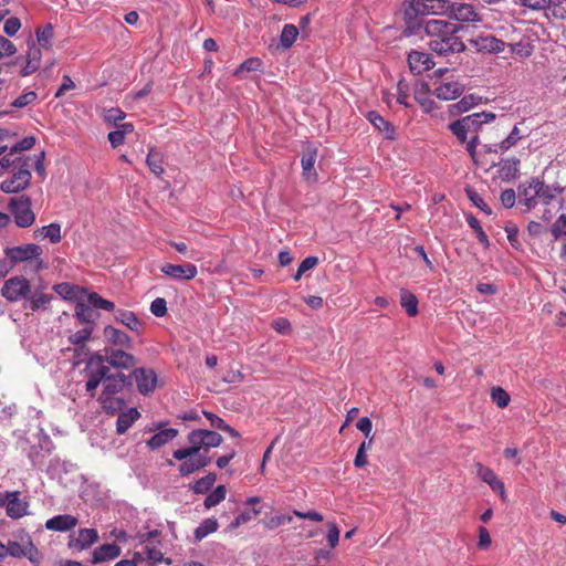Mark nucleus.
Segmentation results:
<instances>
[{
	"instance_id": "nucleus-9",
	"label": "nucleus",
	"mask_w": 566,
	"mask_h": 566,
	"mask_svg": "<svg viewBox=\"0 0 566 566\" xmlns=\"http://www.w3.org/2000/svg\"><path fill=\"white\" fill-rule=\"evenodd\" d=\"M187 441L188 443L198 447L199 451L207 454L209 449L221 446L223 438L217 431L208 429H195L188 433Z\"/></svg>"
},
{
	"instance_id": "nucleus-58",
	"label": "nucleus",
	"mask_w": 566,
	"mask_h": 566,
	"mask_svg": "<svg viewBox=\"0 0 566 566\" xmlns=\"http://www.w3.org/2000/svg\"><path fill=\"white\" fill-rule=\"evenodd\" d=\"M35 145V137L34 136H27L20 142L9 146L8 149H11L12 154H15L19 156L21 151L29 150Z\"/></svg>"
},
{
	"instance_id": "nucleus-51",
	"label": "nucleus",
	"mask_w": 566,
	"mask_h": 566,
	"mask_svg": "<svg viewBox=\"0 0 566 566\" xmlns=\"http://www.w3.org/2000/svg\"><path fill=\"white\" fill-rule=\"evenodd\" d=\"M511 52L520 57H528L534 51V45L527 40L510 44Z\"/></svg>"
},
{
	"instance_id": "nucleus-15",
	"label": "nucleus",
	"mask_w": 566,
	"mask_h": 566,
	"mask_svg": "<svg viewBox=\"0 0 566 566\" xmlns=\"http://www.w3.org/2000/svg\"><path fill=\"white\" fill-rule=\"evenodd\" d=\"M538 178H532L531 180L523 182L518 187V203L524 206L526 210H532L538 205Z\"/></svg>"
},
{
	"instance_id": "nucleus-57",
	"label": "nucleus",
	"mask_w": 566,
	"mask_h": 566,
	"mask_svg": "<svg viewBox=\"0 0 566 566\" xmlns=\"http://www.w3.org/2000/svg\"><path fill=\"white\" fill-rule=\"evenodd\" d=\"M38 98V95L33 91H29L23 93L22 95L18 96L13 102L11 103V106L14 108H23L28 105L33 104Z\"/></svg>"
},
{
	"instance_id": "nucleus-2",
	"label": "nucleus",
	"mask_w": 566,
	"mask_h": 566,
	"mask_svg": "<svg viewBox=\"0 0 566 566\" xmlns=\"http://www.w3.org/2000/svg\"><path fill=\"white\" fill-rule=\"evenodd\" d=\"M409 3L410 10L417 14H440L460 22H479L480 13L470 3L454 2L451 0H401Z\"/></svg>"
},
{
	"instance_id": "nucleus-11",
	"label": "nucleus",
	"mask_w": 566,
	"mask_h": 566,
	"mask_svg": "<svg viewBox=\"0 0 566 566\" xmlns=\"http://www.w3.org/2000/svg\"><path fill=\"white\" fill-rule=\"evenodd\" d=\"M128 386L136 385L137 390L142 395L153 392L157 386V375L153 369L135 368L132 374L127 376Z\"/></svg>"
},
{
	"instance_id": "nucleus-61",
	"label": "nucleus",
	"mask_w": 566,
	"mask_h": 566,
	"mask_svg": "<svg viewBox=\"0 0 566 566\" xmlns=\"http://www.w3.org/2000/svg\"><path fill=\"white\" fill-rule=\"evenodd\" d=\"M317 262H318V259L316 256H307V258H305L301 262V264L298 265V269H297V271H296V273L294 275V280L298 281L305 272H307V271L312 270L313 268H315Z\"/></svg>"
},
{
	"instance_id": "nucleus-54",
	"label": "nucleus",
	"mask_w": 566,
	"mask_h": 566,
	"mask_svg": "<svg viewBox=\"0 0 566 566\" xmlns=\"http://www.w3.org/2000/svg\"><path fill=\"white\" fill-rule=\"evenodd\" d=\"M546 15L557 19L566 18V0H553L551 7L546 8Z\"/></svg>"
},
{
	"instance_id": "nucleus-47",
	"label": "nucleus",
	"mask_w": 566,
	"mask_h": 566,
	"mask_svg": "<svg viewBox=\"0 0 566 566\" xmlns=\"http://www.w3.org/2000/svg\"><path fill=\"white\" fill-rule=\"evenodd\" d=\"M465 220H467L469 227L472 230H474L478 241L481 244H483L484 248H489L490 247L489 238H488L486 233L484 232V230L482 229L479 220L473 214H467Z\"/></svg>"
},
{
	"instance_id": "nucleus-25",
	"label": "nucleus",
	"mask_w": 566,
	"mask_h": 566,
	"mask_svg": "<svg viewBox=\"0 0 566 566\" xmlns=\"http://www.w3.org/2000/svg\"><path fill=\"white\" fill-rule=\"evenodd\" d=\"M520 160L515 157L502 159L497 165V176L503 181H511L517 177Z\"/></svg>"
},
{
	"instance_id": "nucleus-16",
	"label": "nucleus",
	"mask_w": 566,
	"mask_h": 566,
	"mask_svg": "<svg viewBox=\"0 0 566 566\" xmlns=\"http://www.w3.org/2000/svg\"><path fill=\"white\" fill-rule=\"evenodd\" d=\"M160 271L172 280L189 281L196 277L198 270L192 263L171 264L166 263L160 268Z\"/></svg>"
},
{
	"instance_id": "nucleus-49",
	"label": "nucleus",
	"mask_w": 566,
	"mask_h": 566,
	"mask_svg": "<svg viewBox=\"0 0 566 566\" xmlns=\"http://www.w3.org/2000/svg\"><path fill=\"white\" fill-rule=\"evenodd\" d=\"M475 473L490 488L500 480L492 469L480 462L475 463Z\"/></svg>"
},
{
	"instance_id": "nucleus-7",
	"label": "nucleus",
	"mask_w": 566,
	"mask_h": 566,
	"mask_svg": "<svg viewBox=\"0 0 566 566\" xmlns=\"http://www.w3.org/2000/svg\"><path fill=\"white\" fill-rule=\"evenodd\" d=\"M147 432H153V436L146 440V447L151 451H157L164 446L171 442L179 434L178 429L167 428L166 422H154L145 428Z\"/></svg>"
},
{
	"instance_id": "nucleus-40",
	"label": "nucleus",
	"mask_w": 566,
	"mask_h": 566,
	"mask_svg": "<svg viewBox=\"0 0 566 566\" xmlns=\"http://www.w3.org/2000/svg\"><path fill=\"white\" fill-rule=\"evenodd\" d=\"M400 303L409 316L418 314V300L415 294L407 290L400 291Z\"/></svg>"
},
{
	"instance_id": "nucleus-31",
	"label": "nucleus",
	"mask_w": 566,
	"mask_h": 566,
	"mask_svg": "<svg viewBox=\"0 0 566 566\" xmlns=\"http://www.w3.org/2000/svg\"><path fill=\"white\" fill-rule=\"evenodd\" d=\"M139 418L140 412L134 407L120 412L116 420V432L124 434Z\"/></svg>"
},
{
	"instance_id": "nucleus-45",
	"label": "nucleus",
	"mask_w": 566,
	"mask_h": 566,
	"mask_svg": "<svg viewBox=\"0 0 566 566\" xmlns=\"http://www.w3.org/2000/svg\"><path fill=\"white\" fill-rule=\"evenodd\" d=\"M146 163L150 171L154 172L156 176H160L164 172L163 156L160 151L156 150L155 148H151L149 150L146 158Z\"/></svg>"
},
{
	"instance_id": "nucleus-21",
	"label": "nucleus",
	"mask_w": 566,
	"mask_h": 566,
	"mask_svg": "<svg viewBox=\"0 0 566 566\" xmlns=\"http://www.w3.org/2000/svg\"><path fill=\"white\" fill-rule=\"evenodd\" d=\"M408 63L411 72L421 74L424 71L432 69L433 62L428 53L420 51H412L408 55Z\"/></svg>"
},
{
	"instance_id": "nucleus-13",
	"label": "nucleus",
	"mask_w": 566,
	"mask_h": 566,
	"mask_svg": "<svg viewBox=\"0 0 566 566\" xmlns=\"http://www.w3.org/2000/svg\"><path fill=\"white\" fill-rule=\"evenodd\" d=\"M20 493L8 492L0 499V505L6 507L7 515L11 518L18 520L28 514L29 503L20 499Z\"/></svg>"
},
{
	"instance_id": "nucleus-3",
	"label": "nucleus",
	"mask_w": 566,
	"mask_h": 566,
	"mask_svg": "<svg viewBox=\"0 0 566 566\" xmlns=\"http://www.w3.org/2000/svg\"><path fill=\"white\" fill-rule=\"evenodd\" d=\"M126 386H128L127 376L117 373L115 375L107 374L103 382V391L98 398L102 403L103 409L106 412L114 413L119 410L124 403V400L117 398L116 395L119 394Z\"/></svg>"
},
{
	"instance_id": "nucleus-5",
	"label": "nucleus",
	"mask_w": 566,
	"mask_h": 566,
	"mask_svg": "<svg viewBox=\"0 0 566 566\" xmlns=\"http://www.w3.org/2000/svg\"><path fill=\"white\" fill-rule=\"evenodd\" d=\"M108 373L109 367L105 364L102 355L93 354L88 357L85 367V375L87 377L85 390L90 397H94L96 388L104 382Z\"/></svg>"
},
{
	"instance_id": "nucleus-14",
	"label": "nucleus",
	"mask_w": 566,
	"mask_h": 566,
	"mask_svg": "<svg viewBox=\"0 0 566 566\" xmlns=\"http://www.w3.org/2000/svg\"><path fill=\"white\" fill-rule=\"evenodd\" d=\"M53 298V294L45 292L44 287H36L28 295L23 307L31 312L49 311Z\"/></svg>"
},
{
	"instance_id": "nucleus-43",
	"label": "nucleus",
	"mask_w": 566,
	"mask_h": 566,
	"mask_svg": "<svg viewBox=\"0 0 566 566\" xmlns=\"http://www.w3.org/2000/svg\"><path fill=\"white\" fill-rule=\"evenodd\" d=\"M217 480L216 473H208L207 475L200 478L195 482V484L191 486V490L196 494H206L210 491V489L213 486Z\"/></svg>"
},
{
	"instance_id": "nucleus-60",
	"label": "nucleus",
	"mask_w": 566,
	"mask_h": 566,
	"mask_svg": "<svg viewBox=\"0 0 566 566\" xmlns=\"http://www.w3.org/2000/svg\"><path fill=\"white\" fill-rule=\"evenodd\" d=\"M551 233L555 239L566 235V214L562 213L551 227Z\"/></svg>"
},
{
	"instance_id": "nucleus-30",
	"label": "nucleus",
	"mask_w": 566,
	"mask_h": 566,
	"mask_svg": "<svg viewBox=\"0 0 566 566\" xmlns=\"http://www.w3.org/2000/svg\"><path fill=\"white\" fill-rule=\"evenodd\" d=\"M104 337L108 343H111L114 346H119L123 348L132 347L130 337L123 331H119L111 325L104 328Z\"/></svg>"
},
{
	"instance_id": "nucleus-46",
	"label": "nucleus",
	"mask_w": 566,
	"mask_h": 566,
	"mask_svg": "<svg viewBox=\"0 0 566 566\" xmlns=\"http://www.w3.org/2000/svg\"><path fill=\"white\" fill-rule=\"evenodd\" d=\"M464 191H465L468 199L471 201V203L474 207H476L478 209H480L482 212H484L488 216H490L492 213V209L490 208V206H488L484 202L483 198L480 196V193L475 189H473L470 186H467Z\"/></svg>"
},
{
	"instance_id": "nucleus-62",
	"label": "nucleus",
	"mask_w": 566,
	"mask_h": 566,
	"mask_svg": "<svg viewBox=\"0 0 566 566\" xmlns=\"http://www.w3.org/2000/svg\"><path fill=\"white\" fill-rule=\"evenodd\" d=\"M409 98V85L405 81H399L397 84V103L405 106L410 107L408 103Z\"/></svg>"
},
{
	"instance_id": "nucleus-56",
	"label": "nucleus",
	"mask_w": 566,
	"mask_h": 566,
	"mask_svg": "<svg viewBox=\"0 0 566 566\" xmlns=\"http://www.w3.org/2000/svg\"><path fill=\"white\" fill-rule=\"evenodd\" d=\"M262 67V61L258 57H250L242 62L235 70L234 75L239 76L243 72H255Z\"/></svg>"
},
{
	"instance_id": "nucleus-37",
	"label": "nucleus",
	"mask_w": 566,
	"mask_h": 566,
	"mask_svg": "<svg viewBox=\"0 0 566 566\" xmlns=\"http://www.w3.org/2000/svg\"><path fill=\"white\" fill-rule=\"evenodd\" d=\"M297 36V27L291 23L284 24L280 34V46L284 50L290 49L295 43Z\"/></svg>"
},
{
	"instance_id": "nucleus-27",
	"label": "nucleus",
	"mask_w": 566,
	"mask_h": 566,
	"mask_svg": "<svg viewBox=\"0 0 566 566\" xmlns=\"http://www.w3.org/2000/svg\"><path fill=\"white\" fill-rule=\"evenodd\" d=\"M495 119V114L491 112H480L473 113L471 115L462 117V122L470 126L472 133L478 135V132L481 129L483 124L491 123Z\"/></svg>"
},
{
	"instance_id": "nucleus-64",
	"label": "nucleus",
	"mask_w": 566,
	"mask_h": 566,
	"mask_svg": "<svg viewBox=\"0 0 566 566\" xmlns=\"http://www.w3.org/2000/svg\"><path fill=\"white\" fill-rule=\"evenodd\" d=\"M150 312L157 317H163L167 313V303L165 298L157 297L150 304Z\"/></svg>"
},
{
	"instance_id": "nucleus-8",
	"label": "nucleus",
	"mask_w": 566,
	"mask_h": 566,
	"mask_svg": "<svg viewBox=\"0 0 566 566\" xmlns=\"http://www.w3.org/2000/svg\"><path fill=\"white\" fill-rule=\"evenodd\" d=\"M31 293V284L28 279L22 275H15L8 279L1 289V295L11 303L27 300Z\"/></svg>"
},
{
	"instance_id": "nucleus-63",
	"label": "nucleus",
	"mask_w": 566,
	"mask_h": 566,
	"mask_svg": "<svg viewBox=\"0 0 566 566\" xmlns=\"http://www.w3.org/2000/svg\"><path fill=\"white\" fill-rule=\"evenodd\" d=\"M520 4L528 8L531 10H546V8L551 7L553 0H518Z\"/></svg>"
},
{
	"instance_id": "nucleus-44",
	"label": "nucleus",
	"mask_w": 566,
	"mask_h": 566,
	"mask_svg": "<svg viewBox=\"0 0 566 566\" xmlns=\"http://www.w3.org/2000/svg\"><path fill=\"white\" fill-rule=\"evenodd\" d=\"M0 163H3V166L11 172L12 170L18 169L21 165L29 164L30 158L17 156L15 154H12L11 149H9V153L0 158Z\"/></svg>"
},
{
	"instance_id": "nucleus-59",
	"label": "nucleus",
	"mask_w": 566,
	"mask_h": 566,
	"mask_svg": "<svg viewBox=\"0 0 566 566\" xmlns=\"http://www.w3.org/2000/svg\"><path fill=\"white\" fill-rule=\"evenodd\" d=\"M504 231L506 232L507 240L514 249L521 248V242L518 241V228L514 222H507L504 227Z\"/></svg>"
},
{
	"instance_id": "nucleus-42",
	"label": "nucleus",
	"mask_w": 566,
	"mask_h": 566,
	"mask_svg": "<svg viewBox=\"0 0 566 566\" xmlns=\"http://www.w3.org/2000/svg\"><path fill=\"white\" fill-rule=\"evenodd\" d=\"M31 537L29 535L22 536L20 541H8L6 544V549H8V556H12L15 558H23L25 555L27 541H30Z\"/></svg>"
},
{
	"instance_id": "nucleus-17",
	"label": "nucleus",
	"mask_w": 566,
	"mask_h": 566,
	"mask_svg": "<svg viewBox=\"0 0 566 566\" xmlns=\"http://www.w3.org/2000/svg\"><path fill=\"white\" fill-rule=\"evenodd\" d=\"M93 331H94L93 325H84L82 328H80L78 331H76L74 333H71L69 336V342L72 345L77 347L76 348L77 363L83 360V358H81L82 355L84 357L91 356L90 350L85 347V343L91 338Z\"/></svg>"
},
{
	"instance_id": "nucleus-10",
	"label": "nucleus",
	"mask_w": 566,
	"mask_h": 566,
	"mask_svg": "<svg viewBox=\"0 0 566 566\" xmlns=\"http://www.w3.org/2000/svg\"><path fill=\"white\" fill-rule=\"evenodd\" d=\"M11 177L1 182V190L6 193H15L24 190L31 180L30 163L21 165L11 171Z\"/></svg>"
},
{
	"instance_id": "nucleus-41",
	"label": "nucleus",
	"mask_w": 566,
	"mask_h": 566,
	"mask_svg": "<svg viewBox=\"0 0 566 566\" xmlns=\"http://www.w3.org/2000/svg\"><path fill=\"white\" fill-rule=\"evenodd\" d=\"M36 42L43 49H50L52 46V39L54 35V29L51 23H46L43 28H39L35 31Z\"/></svg>"
},
{
	"instance_id": "nucleus-36",
	"label": "nucleus",
	"mask_w": 566,
	"mask_h": 566,
	"mask_svg": "<svg viewBox=\"0 0 566 566\" xmlns=\"http://www.w3.org/2000/svg\"><path fill=\"white\" fill-rule=\"evenodd\" d=\"M524 137L525 135L522 134L520 127L515 125L506 138L501 143L495 144L494 153H506L512 147L516 146V144Z\"/></svg>"
},
{
	"instance_id": "nucleus-1",
	"label": "nucleus",
	"mask_w": 566,
	"mask_h": 566,
	"mask_svg": "<svg viewBox=\"0 0 566 566\" xmlns=\"http://www.w3.org/2000/svg\"><path fill=\"white\" fill-rule=\"evenodd\" d=\"M417 24L430 38L428 44L434 53L449 55L464 51L465 44L459 35L460 24L439 19H420Z\"/></svg>"
},
{
	"instance_id": "nucleus-53",
	"label": "nucleus",
	"mask_w": 566,
	"mask_h": 566,
	"mask_svg": "<svg viewBox=\"0 0 566 566\" xmlns=\"http://www.w3.org/2000/svg\"><path fill=\"white\" fill-rule=\"evenodd\" d=\"M491 399L499 408H505L509 406L511 397L502 387H492Z\"/></svg>"
},
{
	"instance_id": "nucleus-6",
	"label": "nucleus",
	"mask_w": 566,
	"mask_h": 566,
	"mask_svg": "<svg viewBox=\"0 0 566 566\" xmlns=\"http://www.w3.org/2000/svg\"><path fill=\"white\" fill-rule=\"evenodd\" d=\"M8 208L17 227L29 228L35 222V213L32 211L30 197L25 195L13 197L10 199Z\"/></svg>"
},
{
	"instance_id": "nucleus-12",
	"label": "nucleus",
	"mask_w": 566,
	"mask_h": 566,
	"mask_svg": "<svg viewBox=\"0 0 566 566\" xmlns=\"http://www.w3.org/2000/svg\"><path fill=\"white\" fill-rule=\"evenodd\" d=\"M42 253V248L35 243L21 244L4 250L6 258L11 261L13 266L20 262H31L33 259L41 256Z\"/></svg>"
},
{
	"instance_id": "nucleus-28",
	"label": "nucleus",
	"mask_w": 566,
	"mask_h": 566,
	"mask_svg": "<svg viewBox=\"0 0 566 566\" xmlns=\"http://www.w3.org/2000/svg\"><path fill=\"white\" fill-rule=\"evenodd\" d=\"M366 118L373 126L380 132L387 139L395 138V127L375 111L367 113Z\"/></svg>"
},
{
	"instance_id": "nucleus-4",
	"label": "nucleus",
	"mask_w": 566,
	"mask_h": 566,
	"mask_svg": "<svg viewBox=\"0 0 566 566\" xmlns=\"http://www.w3.org/2000/svg\"><path fill=\"white\" fill-rule=\"evenodd\" d=\"M172 458L180 461L178 472L181 476H189L190 474L205 469L211 462V458L198 450V447L188 444V447L177 449L172 452Z\"/></svg>"
},
{
	"instance_id": "nucleus-32",
	"label": "nucleus",
	"mask_w": 566,
	"mask_h": 566,
	"mask_svg": "<svg viewBox=\"0 0 566 566\" xmlns=\"http://www.w3.org/2000/svg\"><path fill=\"white\" fill-rule=\"evenodd\" d=\"M75 317L85 325H93L95 328V321L98 314L90 303L80 302L75 305Z\"/></svg>"
},
{
	"instance_id": "nucleus-39",
	"label": "nucleus",
	"mask_w": 566,
	"mask_h": 566,
	"mask_svg": "<svg viewBox=\"0 0 566 566\" xmlns=\"http://www.w3.org/2000/svg\"><path fill=\"white\" fill-rule=\"evenodd\" d=\"M218 530V521L216 518H206L195 530L193 536L196 541L200 542L208 535L214 533Z\"/></svg>"
},
{
	"instance_id": "nucleus-19",
	"label": "nucleus",
	"mask_w": 566,
	"mask_h": 566,
	"mask_svg": "<svg viewBox=\"0 0 566 566\" xmlns=\"http://www.w3.org/2000/svg\"><path fill=\"white\" fill-rule=\"evenodd\" d=\"M464 91V86L457 81H442L437 84L433 94L442 101H450L459 97Z\"/></svg>"
},
{
	"instance_id": "nucleus-38",
	"label": "nucleus",
	"mask_w": 566,
	"mask_h": 566,
	"mask_svg": "<svg viewBox=\"0 0 566 566\" xmlns=\"http://www.w3.org/2000/svg\"><path fill=\"white\" fill-rule=\"evenodd\" d=\"M537 189L539 192L537 196L538 203L543 205H549L556 198V195L562 191V188L548 186L539 179Z\"/></svg>"
},
{
	"instance_id": "nucleus-24",
	"label": "nucleus",
	"mask_w": 566,
	"mask_h": 566,
	"mask_svg": "<svg viewBox=\"0 0 566 566\" xmlns=\"http://www.w3.org/2000/svg\"><path fill=\"white\" fill-rule=\"evenodd\" d=\"M139 559H145L149 563L148 566H160L161 564H170L168 558L164 557V554L157 547H150L145 545L140 551L135 554Z\"/></svg>"
},
{
	"instance_id": "nucleus-35",
	"label": "nucleus",
	"mask_w": 566,
	"mask_h": 566,
	"mask_svg": "<svg viewBox=\"0 0 566 566\" xmlns=\"http://www.w3.org/2000/svg\"><path fill=\"white\" fill-rule=\"evenodd\" d=\"M115 319L133 332L139 333L142 328V322L132 311L118 310L115 312Z\"/></svg>"
},
{
	"instance_id": "nucleus-50",
	"label": "nucleus",
	"mask_w": 566,
	"mask_h": 566,
	"mask_svg": "<svg viewBox=\"0 0 566 566\" xmlns=\"http://www.w3.org/2000/svg\"><path fill=\"white\" fill-rule=\"evenodd\" d=\"M449 129L452 132V134L458 138L460 143H465L468 139V134L472 133V129H470V126L464 124L462 122V118L452 122L449 124Z\"/></svg>"
},
{
	"instance_id": "nucleus-23",
	"label": "nucleus",
	"mask_w": 566,
	"mask_h": 566,
	"mask_svg": "<svg viewBox=\"0 0 566 566\" xmlns=\"http://www.w3.org/2000/svg\"><path fill=\"white\" fill-rule=\"evenodd\" d=\"M33 238L36 240H49L52 244H56L62 240L61 224L52 222L49 226L36 228L33 231Z\"/></svg>"
},
{
	"instance_id": "nucleus-52",
	"label": "nucleus",
	"mask_w": 566,
	"mask_h": 566,
	"mask_svg": "<svg viewBox=\"0 0 566 566\" xmlns=\"http://www.w3.org/2000/svg\"><path fill=\"white\" fill-rule=\"evenodd\" d=\"M87 302L94 308H101V310H105L108 312H112L115 308V304L113 302L103 298L101 295H98L95 292H92L87 295Z\"/></svg>"
},
{
	"instance_id": "nucleus-18",
	"label": "nucleus",
	"mask_w": 566,
	"mask_h": 566,
	"mask_svg": "<svg viewBox=\"0 0 566 566\" xmlns=\"http://www.w3.org/2000/svg\"><path fill=\"white\" fill-rule=\"evenodd\" d=\"M104 361L115 368L129 369L136 365V358L123 349L106 348Z\"/></svg>"
},
{
	"instance_id": "nucleus-22",
	"label": "nucleus",
	"mask_w": 566,
	"mask_h": 566,
	"mask_svg": "<svg viewBox=\"0 0 566 566\" xmlns=\"http://www.w3.org/2000/svg\"><path fill=\"white\" fill-rule=\"evenodd\" d=\"M78 520L70 514L56 515L45 522V528L54 532H66L74 528Z\"/></svg>"
},
{
	"instance_id": "nucleus-34",
	"label": "nucleus",
	"mask_w": 566,
	"mask_h": 566,
	"mask_svg": "<svg viewBox=\"0 0 566 566\" xmlns=\"http://www.w3.org/2000/svg\"><path fill=\"white\" fill-rule=\"evenodd\" d=\"M98 539L97 531L94 528H82L78 531L77 537L72 546L78 549H85Z\"/></svg>"
},
{
	"instance_id": "nucleus-33",
	"label": "nucleus",
	"mask_w": 566,
	"mask_h": 566,
	"mask_svg": "<svg viewBox=\"0 0 566 566\" xmlns=\"http://www.w3.org/2000/svg\"><path fill=\"white\" fill-rule=\"evenodd\" d=\"M482 102V97L475 94L464 95L458 103L449 106V111L452 115H458L470 111L472 107L479 105Z\"/></svg>"
},
{
	"instance_id": "nucleus-20",
	"label": "nucleus",
	"mask_w": 566,
	"mask_h": 566,
	"mask_svg": "<svg viewBox=\"0 0 566 566\" xmlns=\"http://www.w3.org/2000/svg\"><path fill=\"white\" fill-rule=\"evenodd\" d=\"M317 157V149L316 147L308 145L305 148V151L301 159L302 170H303V177L311 182H315L317 180V174L315 171V161Z\"/></svg>"
},
{
	"instance_id": "nucleus-48",
	"label": "nucleus",
	"mask_w": 566,
	"mask_h": 566,
	"mask_svg": "<svg viewBox=\"0 0 566 566\" xmlns=\"http://www.w3.org/2000/svg\"><path fill=\"white\" fill-rule=\"evenodd\" d=\"M227 495V489L224 485H218L211 493L205 499L203 505L207 510L220 504Z\"/></svg>"
},
{
	"instance_id": "nucleus-55",
	"label": "nucleus",
	"mask_w": 566,
	"mask_h": 566,
	"mask_svg": "<svg viewBox=\"0 0 566 566\" xmlns=\"http://www.w3.org/2000/svg\"><path fill=\"white\" fill-rule=\"evenodd\" d=\"M25 555L24 558H28L33 565L39 566L43 559L42 553L36 548L33 544L32 539L27 541Z\"/></svg>"
},
{
	"instance_id": "nucleus-26",
	"label": "nucleus",
	"mask_w": 566,
	"mask_h": 566,
	"mask_svg": "<svg viewBox=\"0 0 566 566\" xmlns=\"http://www.w3.org/2000/svg\"><path fill=\"white\" fill-rule=\"evenodd\" d=\"M120 555V548L116 544H104L92 553V563L98 564L113 560Z\"/></svg>"
},
{
	"instance_id": "nucleus-29",
	"label": "nucleus",
	"mask_w": 566,
	"mask_h": 566,
	"mask_svg": "<svg viewBox=\"0 0 566 566\" xmlns=\"http://www.w3.org/2000/svg\"><path fill=\"white\" fill-rule=\"evenodd\" d=\"M479 51L486 53H501L505 49V42L493 35L479 36L475 41Z\"/></svg>"
}]
</instances>
